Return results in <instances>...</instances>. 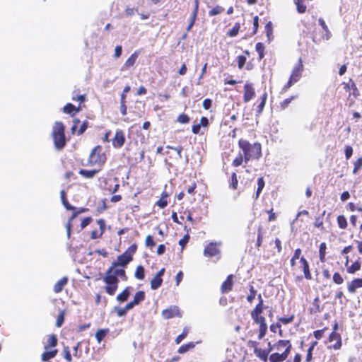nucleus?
<instances>
[{"label":"nucleus","mask_w":362,"mask_h":362,"mask_svg":"<svg viewBox=\"0 0 362 362\" xmlns=\"http://www.w3.org/2000/svg\"><path fill=\"white\" fill-rule=\"evenodd\" d=\"M240 152L233 159L232 165L239 167L243 163L247 164L250 160H259L262 156V145L259 142L250 143L245 139H240L238 141Z\"/></svg>","instance_id":"nucleus-1"},{"label":"nucleus","mask_w":362,"mask_h":362,"mask_svg":"<svg viewBox=\"0 0 362 362\" xmlns=\"http://www.w3.org/2000/svg\"><path fill=\"white\" fill-rule=\"evenodd\" d=\"M292 349L291 341L288 339H279L272 345L269 342L267 350H269V353L273 350L275 351L268 355V362L285 361L291 354Z\"/></svg>","instance_id":"nucleus-2"},{"label":"nucleus","mask_w":362,"mask_h":362,"mask_svg":"<svg viewBox=\"0 0 362 362\" xmlns=\"http://www.w3.org/2000/svg\"><path fill=\"white\" fill-rule=\"evenodd\" d=\"M258 303L251 310V317L253 322L259 325L258 339H262L267 333V324L266 318L262 315V313L267 306L264 305V300L262 295L259 293L257 296Z\"/></svg>","instance_id":"nucleus-3"},{"label":"nucleus","mask_w":362,"mask_h":362,"mask_svg":"<svg viewBox=\"0 0 362 362\" xmlns=\"http://www.w3.org/2000/svg\"><path fill=\"white\" fill-rule=\"evenodd\" d=\"M107 155L100 145L95 146L90 152L88 158V165L97 166L98 168H103L107 162Z\"/></svg>","instance_id":"nucleus-4"},{"label":"nucleus","mask_w":362,"mask_h":362,"mask_svg":"<svg viewBox=\"0 0 362 362\" xmlns=\"http://www.w3.org/2000/svg\"><path fill=\"white\" fill-rule=\"evenodd\" d=\"M54 147L57 150H62L66 144L65 126L62 122H56L52 132Z\"/></svg>","instance_id":"nucleus-5"},{"label":"nucleus","mask_w":362,"mask_h":362,"mask_svg":"<svg viewBox=\"0 0 362 362\" xmlns=\"http://www.w3.org/2000/svg\"><path fill=\"white\" fill-rule=\"evenodd\" d=\"M103 280L106 284L105 286V292L110 296L115 295L119 281L114 272V268L110 267L107 269Z\"/></svg>","instance_id":"nucleus-6"},{"label":"nucleus","mask_w":362,"mask_h":362,"mask_svg":"<svg viewBox=\"0 0 362 362\" xmlns=\"http://www.w3.org/2000/svg\"><path fill=\"white\" fill-rule=\"evenodd\" d=\"M304 66L301 58H299L298 63L292 69L290 77L287 83L282 87L281 92L286 93L296 83L300 81L302 77Z\"/></svg>","instance_id":"nucleus-7"},{"label":"nucleus","mask_w":362,"mask_h":362,"mask_svg":"<svg viewBox=\"0 0 362 362\" xmlns=\"http://www.w3.org/2000/svg\"><path fill=\"white\" fill-rule=\"evenodd\" d=\"M62 204L66 210L73 211V214H72L71 216L69 218V219L66 225L67 237H68V238H69L70 235H71V227H72L71 222L80 213L86 211L88 210V209L82 208L80 210L76 211V208L74 206H71L68 201L64 202Z\"/></svg>","instance_id":"nucleus-8"},{"label":"nucleus","mask_w":362,"mask_h":362,"mask_svg":"<svg viewBox=\"0 0 362 362\" xmlns=\"http://www.w3.org/2000/svg\"><path fill=\"white\" fill-rule=\"evenodd\" d=\"M300 268L303 272V276H297L295 278V281L296 282L301 281L303 279V277L308 281H310L313 279L312 273L310 268V264L308 260L303 257L301 256L300 258Z\"/></svg>","instance_id":"nucleus-9"},{"label":"nucleus","mask_w":362,"mask_h":362,"mask_svg":"<svg viewBox=\"0 0 362 362\" xmlns=\"http://www.w3.org/2000/svg\"><path fill=\"white\" fill-rule=\"evenodd\" d=\"M259 342L257 341L249 340L247 342V346L250 348L254 349V354L255 356L259 358L262 361L267 362L268 361V355L269 354V350L262 349L258 347Z\"/></svg>","instance_id":"nucleus-10"},{"label":"nucleus","mask_w":362,"mask_h":362,"mask_svg":"<svg viewBox=\"0 0 362 362\" xmlns=\"http://www.w3.org/2000/svg\"><path fill=\"white\" fill-rule=\"evenodd\" d=\"M327 340L331 344L327 346L328 349L338 351L341 349L342 337L339 333H330L328 336Z\"/></svg>","instance_id":"nucleus-11"},{"label":"nucleus","mask_w":362,"mask_h":362,"mask_svg":"<svg viewBox=\"0 0 362 362\" xmlns=\"http://www.w3.org/2000/svg\"><path fill=\"white\" fill-rule=\"evenodd\" d=\"M112 146L115 148H121L126 141L125 133L121 129H117L115 132V136L111 139Z\"/></svg>","instance_id":"nucleus-12"},{"label":"nucleus","mask_w":362,"mask_h":362,"mask_svg":"<svg viewBox=\"0 0 362 362\" xmlns=\"http://www.w3.org/2000/svg\"><path fill=\"white\" fill-rule=\"evenodd\" d=\"M221 251L216 243L211 242L207 244L204 250V255L209 257H217L220 258Z\"/></svg>","instance_id":"nucleus-13"},{"label":"nucleus","mask_w":362,"mask_h":362,"mask_svg":"<svg viewBox=\"0 0 362 362\" xmlns=\"http://www.w3.org/2000/svg\"><path fill=\"white\" fill-rule=\"evenodd\" d=\"M255 96V90L252 83L247 81L243 86V102L247 103Z\"/></svg>","instance_id":"nucleus-14"},{"label":"nucleus","mask_w":362,"mask_h":362,"mask_svg":"<svg viewBox=\"0 0 362 362\" xmlns=\"http://www.w3.org/2000/svg\"><path fill=\"white\" fill-rule=\"evenodd\" d=\"M132 259L133 258L130 257V255H128L124 252L122 255L117 257L116 261L112 263L111 267L114 269L119 266L125 267Z\"/></svg>","instance_id":"nucleus-15"},{"label":"nucleus","mask_w":362,"mask_h":362,"mask_svg":"<svg viewBox=\"0 0 362 362\" xmlns=\"http://www.w3.org/2000/svg\"><path fill=\"white\" fill-rule=\"evenodd\" d=\"M162 316L165 319H170L175 317H180L182 316L179 308L176 305H172L162 311Z\"/></svg>","instance_id":"nucleus-16"},{"label":"nucleus","mask_w":362,"mask_h":362,"mask_svg":"<svg viewBox=\"0 0 362 362\" xmlns=\"http://www.w3.org/2000/svg\"><path fill=\"white\" fill-rule=\"evenodd\" d=\"M165 272V268L160 269L156 274L151 280V288L153 290L158 289L163 284L162 276Z\"/></svg>","instance_id":"nucleus-17"},{"label":"nucleus","mask_w":362,"mask_h":362,"mask_svg":"<svg viewBox=\"0 0 362 362\" xmlns=\"http://www.w3.org/2000/svg\"><path fill=\"white\" fill-rule=\"evenodd\" d=\"M170 194L169 192L166 190H163L160 194V197L155 203V206H157L160 209L165 208L170 202Z\"/></svg>","instance_id":"nucleus-18"},{"label":"nucleus","mask_w":362,"mask_h":362,"mask_svg":"<svg viewBox=\"0 0 362 362\" xmlns=\"http://www.w3.org/2000/svg\"><path fill=\"white\" fill-rule=\"evenodd\" d=\"M233 274H229L226 279L222 283L221 286V291L222 293H227L232 291L233 287Z\"/></svg>","instance_id":"nucleus-19"},{"label":"nucleus","mask_w":362,"mask_h":362,"mask_svg":"<svg viewBox=\"0 0 362 362\" xmlns=\"http://www.w3.org/2000/svg\"><path fill=\"white\" fill-rule=\"evenodd\" d=\"M342 85L344 86L345 90H352V93H349V96L352 95L355 98H356L359 95V90L356 84L351 78H350L347 83L343 82Z\"/></svg>","instance_id":"nucleus-20"},{"label":"nucleus","mask_w":362,"mask_h":362,"mask_svg":"<svg viewBox=\"0 0 362 362\" xmlns=\"http://www.w3.org/2000/svg\"><path fill=\"white\" fill-rule=\"evenodd\" d=\"M97 223L99 226L100 230H93L91 232L90 238L92 239H97L102 237L103 234L105 230V222L103 219H99L97 221Z\"/></svg>","instance_id":"nucleus-21"},{"label":"nucleus","mask_w":362,"mask_h":362,"mask_svg":"<svg viewBox=\"0 0 362 362\" xmlns=\"http://www.w3.org/2000/svg\"><path fill=\"white\" fill-rule=\"evenodd\" d=\"M146 298V293L144 291H139L136 292L133 299L128 303L129 306L133 308L134 306L138 305L143 302Z\"/></svg>","instance_id":"nucleus-22"},{"label":"nucleus","mask_w":362,"mask_h":362,"mask_svg":"<svg viewBox=\"0 0 362 362\" xmlns=\"http://www.w3.org/2000/svg\"><path fill=\"white\" fill-rule=\"evenodd\" d=\"M359 288H362V278H355L347 284V290L350 293H355Z\"/></svg>","instance_id":"nucleus-23"},{"label":"nucleus","mask_w":362,"mask_h":362,"mask_svg":"<svg viewBox=\"0 0 362 362\" xmlns=\"http://www.w3.org/2000/svg\"><path fill=\"white\" fill-rule=\"evenodd\" d=\"M199 1L194 0V8L192 12V14H191L189 23L188 26L187 27V32H189L191 30L192 28L193 27V25L196 21L197 14H198V11H199Z\"/></svg>","instance_id":"nucleus-24"},{"label":"nucleus","mask_w":362,"mask_h":362,"mask_svg":"<svg viewBox=\"0 0 362 362\" xmlns=\"http://www.w3.org/2000/svg\"><path fill=\"white\" fill-rule=\"evenodd\" d=\"M322 308L320 306V300L318 296H316L310 308H308L309 314L310 315H316L322 311Z\"/></svg>","instance_id":"nucleus-25"},{"label":"nucleus","mask_w":362,"mask_h":362,"mask_svg":"<svg viewBox=\"0 0 362 362\" xmlns=\"http://www.w3.org/2000/svg\"><path fill=\"white\" fill-rule=\"evenodd\" d=\"M139 55V51L136 50L134 52L131 54V56L126 60L125 63L124 64L123 66L122 67V70H126L128 69L129 67H132L136 63L138 57Z\"/></svg>","instance_id":"nucleus-26"},{"label":"nucleus","mask_w":362,"mask_h":362,"mask_svg":"<svg viewBox=\"0 0 362 362\" xmlns=\"http://www.w3.org/2000/svg\"><path fill=\"white\" fill-rule=\"evenodd\" d=\"M348 262L349 257H346L345 265L346 266V272L348 274H354L361 268V263L358 259L354 261L350 266H347Z\"/></svg>","instance_id":"nucleus-27"},{"label":"nucleus","mask_w":362,"mask_h":362,"mask_svg":"<svg viewBox=\"0 0 362 362\" xmlns=\"http://www.w3.org/2000/svg\"><path fill=\"white\" fill-rule=\"evenodd\" d=\"M100 168H94L92 170L87 169H81L78 171L79 175H81L83 178L86 179H92L100 171Z\"/></svg>","instance_id":"nucleus-28"},{"label":"nucleus","mask_w":362,"mask_h":362,"mask_svg":"<svg viewBox=\"0 0 362 362\" xmlns=\"http://www.w3.org/2000/svg\"><path fill=\"white\" fill-rule=\"evenodd\" d=\"M58 354V349H52L45 350L41 355V360L44 362L49 361L50 359L54 358Z\"/></svg>","instance_id":"nucleus-29"},{"label":"nucleus","mask_w":362,"mask_h":362,"mask_svg":"<svg viewBox=\"0 0 362 362\" xmlns=\"http://www.w3.org/2000/svg\"><path fill=\"white\" fill-rule=\"evenodd\" d=\"M82 110L81 106L79 105L77 107L71 103H67L63 108L64 112L74 116L77 112Z\"/></svg>","instance_id":"nucleus-30"},{"label":"nucleus","mask_w":362,"mask_h":362,"mask_svg":"<svg viewBox=\"0 0 362 362\" xmlns=\"http://www.w3.org/2000/svg\"><path fill=\"white\" fill-rule=\"evenodd\" d=\"M58 339L55 334H50L46 344L44 346L45 350L51 349V348L55 349L57 346Z\"/></svg>","instance_id":"nucleus-31"},{"label":"nucleus","mask_w":362,"mask_h":362,"mask_svg":"<svg viewBox=\"0 0 362 362\" xmlns=\"http://www.w3.org/2000/svg\"><path fill=\"white\" fill-rule=\"evenodd\" d=\"M67 283L68 278L66 276L62 277L54 285V292L56 293L61 292L63 290L64 287L67 284Z\"/></svg>","instance_id":"nucleus-32"},{"label":"nucleus","mask_w":362,"mask_h":362,"mask_svg":"<svg viewBox=\"0 0 362 362\" xmlns=\"http://www.w3.org/2000/svg\"><path fill=\"white\" fill-rule=\"evenodd\" d=\"M325 212V211H323L321 215L315 217V221L313 223L314 227L319 228L322 232L325 231L324 226V216Z\"/></svg>","instance_id":"nucleus-33"},{"label":"nucleus","mask_w":362,"mask_h":362,"mask_svg":"<svg viewBox=\"0 0 362 362\" xmlns=\"http://www.w3.org/2000/svg\"><path fill=\"white\" fill-rule=\"evenodd\" d=\"M130 293H131V287L127 286L119 294H118L117 296L116 299L117 301H119L120 303L125 302L128 299Z\"/></svg>","instance_id":"nucleus-34"},{"label":"nucleus","mask_w":362,"mask_h":362,"mask_svg":"<svg viewBox=\"0 0 362 362\" xmlns=\"http://www.w3.org/2000/svg\"><path fill=\"white\" fill-rule=\"evenodd\" d=\"M326 254H327V244H326V243L323 242V243H321L319 246V259H320V262L325 263L327 261Z\"/></svg>","instance_id":"nucleus-35"},{"label":"nucleus","mask_w":362,"mask_h":362,"mask_svg":"<svg viewBox=\"0 0 362 362\" xmlns=\"http://www.w3.org/2000/svg\"><path fill=\"white\" fill-rule=\"evenodd\" d=\"M338 227L341 230H346L348 227V222L344 215H339L337 217Z\"/></svg>","instance_id":"nucleus-36"},{"label":"nucleus","mask_w":362,"mask_h":362,"mask_svg":"<svg viewBox=\"0 0 362 362\" xmlns=\"http://www.w3.org/2000/svg\"><path fill=\"white\" fill-rule=\"evenodd\" d=\"M109 332L110 329L108 328L98 329L95 333V338L97 341L100 343Z\"/></svg>","instance_id":"nucleus-37"},{"label":"nucleus","mask_w":362,"mask_h":362,"mask_svg":"<svg viewBox=\"0 0 362 362\" xmlns=\"http://www.w3.org/2000/svg\"><path fill=\"white\" fill-rule=\"evenodd\" d=\"M260 99H261V101L259 103V105L257 106V108H256V112H257V115H260L263 112V110L264 108V106H265V104H266V102L267 100V93H263L262 95L261 96Z\"/></svg>","instance_id":"nucleus-38"},{"label":"nucleus","mask_w":362,"mask_h":362,"mask_svg":"<svg viewBox=\"0 0 362 362\" xmlns=\"http://www.w3.org/2000/svg\"><path fill=\"white\" fill-rule=\"evenodd\" d=\"M134 276L139 280H143L145 278V270L143 266L139 265L136 267Z\"/></svg>","instance_id":"nucleus-39"},{"label":"nucleus","mask_w":362,"mask_h":362,"mask_svg":"<svg viewBox=\"0 0 362 362\" xmlns=\"http://www.w3.org/2000/svg\"><path fill=\"white\" fill-rule=\"evenodd\" d=\"M270 331L273 333H276L278 331L279 335L282 336L283 335V331L281 329V325L279 323V321H277L275 323H272L270 327Z\"/></svg>","instance_id":"nucleus-40"},{"label":"nucleus","mask_w":362,"mask_h":362,"mask_svg":"<svg viewBox=\"0 0 362 362\" xmlns=\"http://www.w3.org/2000/svg\"><path fill=\"white\" fill-rule=\"evenodd\" d=\"M264 185H265V182H264V177H259L257 180V189L256 191L255 199H258L261 192L262 191V189L264 187Z\"/></svg>","instance_id":"nucleus-41"},{"label":"nucleus","mask_w":362,"mask_h":362,"mask_svg":"<svg viewBox=\"0 0 362 362\" xmlns=\"http://www.w3.org/2000/svg\"><path fill=\"white\" fill-rule=\"evenodd\" d=\"M296 5L297 11L299 13H304L306 11V5L304 4V0H294Z\"/></svg>","instance_id":"nucleus-42"},{"label":"nucleus","mask_w":362,"mask_h":362,"mask_svg":"<svg viewBox=\"0 0 362 362\" xmlns=\"http://www.w3.org/2000/svg\"><path fill=\"white\" fill-rule=\"evenodd\" d=\"M240 29V23H235L233 25V27L228 32L227 35L228 36L233 37L238 35L239 30Z\"/></svg>","instance_id":"nucleus-43"},{"label":"nucleus","mask_w":362,"mask_h":362,"mask_svg":"<svg viewBox=\"0 0 362 362\" xmlns=\"http://www.w3.org/2000/svg\"><path fill=\"white\" fill-rule=\"evenodd\" d=\"M194 347V344L193 342H189L185 344L180 346L177 350L179 354H185L189 350L193 349Z\"/></svg>","instance_id":"nucleus-44"},{"label":"nucleus","mask_w":362,"mask_h":362,"mask_svg":"<svg viewBox=\"0 0 362 362\" xmlns=\"http://www.w3.org/2000/svg\"><path fill=\"white\" fill-rule=\"evenodd\" d=\"M249 291L250 293L247 296V300L248 303H252L256 297L257 291L252 285H250Z\"/></svg>","instance_id":"nucleus-45"},{"label":"nucleus","mask_w":362,"mask_h":362,"mask_svg":"<svg viewBox=\"0 0 362 362\" xmlns=\"http://www.w3.org/2000/svg\"><path fill=\"white\" fill-rule=\"evenodd\" d=\"M263 235H264V231L262 226H259L257 229V243H256V247L259 248L262 246V241H263Z\"/></svg>","instance_id":"nucleus-46"},{"label":"nucleus","mask_w":362,"mask_h":362,"mask_svg":"<svg viewBox=\"0 0 362 362\" xmlns=\"http://www.w3.org/2000/svg\"><path fill=\"white\" fill-rule=\"evenodd\" d=\"M328 329V327H325L321 329H317L315 330L313 333V337L317 340H320L322 338L324 337L325 332Z\"/></svg>","instance_id":"nucleus-47"},{"label":"nucleus","mask_w":362,"mask_h":362,"mask_svg":"<svg viewBox=\"0 0 362 362\" xmlns=\"http://www.w3.org/2000/svg\"><path fill=\"white\" fill-rule=\"evenodd\" d=\"M297 95H291L280 103V107L281 110H285L289 105L292 100L297 98Z\"/></svg>","instance_id":"nucleus-48"},{"label":"nucleus","mask_w":362,"mask_h":362,"mask_svg":"<svg viewBox=\"0 0 362 362\" xmlns=\"http://www.w3.org/2000/svg\"><path fill=\"white\" fill-rule=\"evenodd\" d=\"M332 281L337 285H341L344 282V279L339 272H334L332 275Z\"/></svg>","instance_id":"nucleus-49"},{"label":"nucleus","mask_w":362,"mask_h":362,"mask_svg":"<svg viewBox=\"0 0 362 362\" xmlns=\"http://www.w3.org/2000/svg\"><path fill=\"white\" fill-rule=\"evenodd\" d=\"M224 11V8L221 6H216L212 9L209 11V16H214L221 14Z\"/></svg>","instance_id":"nucleus-50"},{"label":"nucleus","mask_w":362,"mask_h":362,"mask_svg":"<svg viewBox=\"0 0 362 362\" xmlns=\"http://www.w3.org/2000/svg\"><path fill=\"white\" fill-rule=\"evenodd\" d=\"M256 51L259 54V59L261 60L264 58V45L262 42H257L255 45Z\"/></svg>","instance_id":"nucleus-51"},{"label":"nucleus","mask_w":362,"mask_h":362,"mask_svg":"<svg viewBox=\"0 0 362 362\" xmlns=\"http://www.w3.org/2000/svg\"><path fill=\"white\" fill-rule=\"evenodd\" d=\"M238 185V177H237L236 173H233L231 174L230 182L229 186L231 189L235 190V189H237Z\"/></svg>","instance_id":"nucleus-52"},{"label":"nucleus","mask_w":362,"mask_h":362,"mask_svg":"<svg viewBox=\"0 0 362 362\" xmlns=\"http://www.w3.org/2000/svg\"><path fill=\"white\" fill-rule=\"evenodd\" d=\"M132 307L129 306V305L128 303L126 304V305L122 308H117L116 310V313H117V315L119 316V317H122V316H124L126 315L127 311L132 310Z\"/></svg>","instance_id":"nucleus-53"},{"label":"nucleus","mask_w":362,"mask_h":362,"mask_svg":"<svg viewBox=\"0 0 362 362\" xmlns=\"http://www.w3.org/2000/svg\"><path fill=\"white\" fill-rule=\"evenodd\" d=\"M362 168V156L358 158L354 163L353 174L356 175Z\"/></svg>","instance_id":"nucleus-54"},{"label":"nucleus","mask_w":362,"mask_h":362,"mask_svg":"<svg viewBox=\"0 0 362 362\" xmlns=\"http://www.w3.org/2000/svg\"><path fill=\"white\" fill-rule=\"evenodd\" d=\"M62 354L64 358L66 361V362H73L72 356L69 346L64 347Z\"/></svg>","instance_id":"nucleus-55"},{"label":"nucleus","mask_w":362,"mask_h":362,"mask_svg":"<svg viewBox=\"0 0 362 362\" xmlns=\"http://www.w3.org/2000/svg\"><path fill=\"white\" fill-rule=\"evenodd\" d=\"M189 333V329L187 327H185L182 330V332L179 334L175 341L177 344H179L188 334Z\"/></svg>","instance_id":"nucleus-56"},{"label":"nucleus","mask_w":362,"mask_h":362,"mask_svg":"<svg viewBox=\"0 0 362 362\" xmlns=\"http://www.w3.org/2000/svg\"><path fill=\"white\" fill-rule=\"evenodd\" d=\"M295 318L294 315H291V316L288 317H281L277 319V320L279 322V323L281 325H288L289 323H291Z\"/></svg>","instance_id":"nucleus-57"},{"label":"nucleus","mask_w":362,"mask_h":362,"mask_svg":"<svg viewBox=\"0 0 362 362\" xmlns=\"http://www.w3.org/2000/svg\"><path fill=\"white\" fill-rule=\"evenodd\" d=\"M65 311L61 310L56 320V326L57 327H62L64 322Z\"/></svg>","instance_id":"nucleus-58"},{"label":"nucleus","mask_w":362,"mask_h":362,"mask_svg":"<svg viewBox=\"0 0 362 362\" xmlns=\"http://www.w3.org/2000/svg\"><path fill=\"white\" fill-rule=\"evenodd\" d=\"M114 272H115V274L117 275V278L120 277L121 279H122L124 281L127 280V276L126 275V272L124 269H118L117 267H116L115 269H114Z\"/></svg>","instance_id":"nucleus-59"},{"label":"nucleus","mask_w":362,"mask_h":362,"mask_svg":"<svg viewBox=\"0 0 362 362\" xmlns=\"http://www.w3.org/2000/svg\"><path fill=\"white\" fill-rule=\"evenodd\" d=\"M236 60H237V62H238V68L240 69H241L245 66V64L246 63V61H247V58H246V57H245L243 55H239V56L237 57Z\"/></svg>","instance_id":"nucleus-60"},{"label":"nucleus","mask_w":362,"mask_h":362,"mask_svg":"<svg viewBox=\"0 0 362 362\" xmlns=\"http://www.w3.org/2000/svg\"><path fill=\"white\" fill-rule=\"evenodd\" d=\"M177 122L181 123V124H187L189 123L190 119H189V117L185 114V113H182V114H180L178 117H177Z\"/></svg>","instance_id":"nucleus-61"},{"label":"nucleus","mask_w":362,"mask_h":362,"mask_svg":"<svg viewBox=\"0 0 362 362\" xmlns=\"http://www.w3.org/2000/svg\"><path fill=\"white\" fill-rule=\"evenodd\" d=\"M264 30H265L267 36L269 39L270 36L272 35V33H273L272 23L271 21H269L268 23H266V25L264 26Z\"/></svg>","instance_id":"nucleus-62"},{"label":"nucleus","mask_w":362,"mask_h":362,"mask_svg":"<svg viewBox=\"0 0 362 362\" xmlns=\"http://www.w3.org/2000/svg\"><path fill=\"white\" fill-rule=\"evenodd\" d=\"M353 148L351 146L347 145L344 148V154L346 160H349L353 154Z\"/></svg>","instance_id":"nucleus-63"},{"label":"nucleus","mask_w":362,"mask_h":362,"mask_svg":"<svg viewBox=\"0 0 362 362\" xmlns=\"http://www.w3.org/2000/svg\"><path fill=\"white\" fill-rule=\"evenodd\" d=\"M88 124L89 123H88V121H84L81 124L80 128L77 130V132H76L77 135L79 136V135L83 134L86 132V130L87 129V128L88 127Z\"/></svg>","instance_id":"nucleus-64"}]
</instances>
